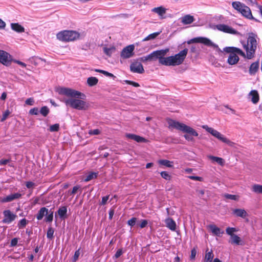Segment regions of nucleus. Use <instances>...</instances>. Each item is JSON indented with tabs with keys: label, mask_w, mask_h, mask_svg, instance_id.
Listing matches in <instances>:
<instances>
[{
	"label": "nucleus",
	"mask_w": 262,
	"mask_h": 262,
	"mask_svg": "<svg viewBox=\"0 0 262 262\" xmlns=\"http://www.w3.org/2000/svg\"><path fill=\"white\" fill-rule=\"evenodd\" d=\"M0 62L4 65L13 62L20 66H27L25 63L21 61L13 59L11 55L10 54L4 50H0Z\"/></svg>",
	"instance_id": "8"
},
{
	"label": "nucleus",
	"mask_w": 262,
	"mask_h": 262,
	"mask_svg": "<svg viewBox=\"0 0 262 262\" xmlns=\"http://www.w3.org/2000/svg\"><path fill=\"white\" fill-rule=\"evenodd\" d=\"M232 6L234 9L247 19L254 20L256 22H259L258 19L253 16L250 8L244 4L240 2L235 1L232 3Z\"/></svg>",
	"instance_id": "5"
},
{
	"label": "nucleus",
	"mask_w": 262,
	"mask_h": 262,
	"mask_svg": "<svg viewBox=\"0 0 262 262\" xmlns=\"http://www.w3.org/2000/svg\"><path fill=\"white\" fill-rule=\"evenodd\" d=\"M48 213V209L46 207H42L38 211L36 214V219L37 220L40 221L42 219L43 216L47 215Z\"/></svg>",
	"instance_id": "20"
},
{
	"label": "nucleus",
	"mask_w": 262,
	"mask_h": 262,
	"mask_svg": "<svg viewBox=\"0 0 262 262\" xmlns=\"http://www.w3.org/2000/svg\"><path fill=\"white\" fill-rule=\"evenodd\" d=\"M249 95L252 97L251 101L253 103L256 104L258 102L259 100V96L258 93L256 91H251L249 93Z\"/></svg>",
	"instance_id": "24"
},
{
	"label": "nucleus",
	"mask_w": 262,
	"mask_h": 262,
	"mask_svg": "<svg viewBox=\"0 0 262 262\" xmlns=\"http://www.w3.org/2000/svg\"><path fill=\"white\" fill-rule=\"evenodd\" d=\"M181 19V21L183 25H189L193 23L194 20L193 16L189 14L185 15Z\"/></svg>",
	"instance_id": "17"
},
{
	"label": "nucleus",
	"mask_w": 262,
	"mask_h": 262,
	"mask_svg": "<svg viewBox=\"0 0 262 262\" xmlns=\"http://www.w3.org/2000/svg\"><path fill=\"white\" fill-rule=\"evenodd\" d=\"M213 256L214 255L212 251L208 252V250H207L204 260V262H212Z\"/></svg>",
	"instance_id": "29"
},
{
	"label": "nucleus",
	"mask_w": 262,
	"mask_h": 262,
	"mask_svg": "<svg viewBox=\"0 0 262 262\" xmlns=\"http://www.w3.org/2000/svg\"><path fill=\"white\" fill-rule=\"evenodd\" d=\"M252 190L255 193L262 194V185L255 184L252 186Z\"/></svg>",
	"instance_id": "35"
},
{
	"label": "nucleus",
	"mask_w": 262,
	"mask_h": 262,
	"mask_svg": "<svg viewBox=\"0 0 262 262\" xmlns=\"http://www.w3.org/2000/svg\"><path fill=\"white\" fill-rule=\"evenodd\" d=\"M243 47L246 51V54L239 48L234 47H226L223 48V51L220 49L219 50L221 52L229 54L227 62L232 66L238 62L239 59L238 56L248 59H251L254 57L257 48V41L255 37L253 35H250L247 43L243 44Z\"/></svg>",
	"instance_id": "1"
},
{
	"label": "nucleus",
	"mask_w": 262,
	"mask_h": 262,
	"mask_svg": "<svg viewBox=\"0 0 262 262\" xmlns=\"http://www.w3.org/2000/svg\"><path fill=\"white\" fill-rule=\"evenodd\" d=\"M216 138L222 141L223 142L226 143L228 144H230L231 143V141L221 134H220V135H218L217 137H216Z\"/></svg>",
	"instance_id": "37"
},
{
	"label": "nucleus",
	"mask_w": 262,
	"mask_h": 262,
	"mask_svg": "<svg viewBox=\"0 0 262 262\" xmlns=\"http://www.w3.org/2000/svg\"><path fill=\"white\" fill-rule=\"evenodd\" d=\"M95 71L97 72L103 73L104 75H105L107 77H112L113 78V79H115L116 78V76H115L113 74L106 72L105 71L98 69H96Z\"/></svg>",
	"instance_id": "38"
},
{
	"label": "nucleus",
	"mask_w": 262,
	"mask_h": 262,
	"mask_svg": "<svg viewBox=\"0 0 262 262\" xmlns=\"http://www.w3.org/2000/svg\"><path fill=\"white\" fill-rule=\"evenodd\" d=\"M110 195H106L102 197V201L100 203V205H104L107 203V202L109 199Z\"/></svg>",
	"instance_id": "55"
},
{
	"label": "nucleus",
	"mask_w": 262,
	"mask_h": 262,
	"mask_svg": "<svg viewBox=\"0 0 262 262\" xmlns=\"http://www.w3.org/2000/svg\"><path fill=\"white\" fill-rule=\"evenodd\" d=\"M56 92L59 95H64L70 98L68 99L63 98L60 100L66 105L78 110H85L88 107L85 101L76 99L81 98V93L70 88L61 86L57 88Z\"/></svg>",
	"instance_id": "2"
},
{
	"label": "nucleus",
	"mask_w": 262,
	"mask_h": 262,
	"mask_svg": "<svg viewBox=\"0 0 262 262\" xmlns=\"http://www.w3.org/2000/svg\"><path fill=\"white\" fill-rule=\"evenodd\" d=\"M103 51L106 55L111 56L115 52L116 48L114 46L104 47L103 48Z\"/></svg>",
	"instance_id": "26"
},
{
	"label": "nucleus",
	"mask_w": 262,
	"mask_h": 262,
	"mask_svg": "<svg viewBox=\"0 0 262 262\" xmlns=\"http://www.w3.org/2000/svg\"><path fill=\"white\" fill-rule=\"evenodd\" d=\"M59 125L58 124H55L52 125L50 127V130L51 132H57L59 130Z\"/></svg>",
	"instance_id": "49"
},
{
	"label": "nucleus",
	"mask_w": 262,
	"mask_h": 262,
	"mask_svg": "<svg viewBox=\"0 0 262 262\" xmlns=\"http://www.w3.org/2000/svg\"><path fill=\"white\" fill-rule=\"evenodd\" d=\"M196 254V251L194 248H193L191 251L190 258L191 259H194L195 257Z\"/></svg>",
	"instance_id": "61"
},
{
	"label": "nucleus",
	"mask_w": 262,
	"mask_h": 262,
	"mask_svg": "<svg viewBox=\"0 0 262 262\" xmlns=\"http://www.w3.org/2000/svg\"><path fill=\"white\" fill-rule=\"evenodd\" d=\"M134 50L135 46L134 45H130L125 47L122 49L120 53L121 57L123 59L132 57L134 55Z\"/></svg>",
	"instance_id": "10"
},
{
	"label": "nucleus",
	"mask_w": 262,
	"mask_h": 262,
	"mask_svg": "<svg viewBox=\"0 0 262 262\" xmlns=\"http://www.w3.org/2000/svg\"><path fill=\"white\" fill-rule=\"evenodd\" d=\"M98 80L95 77H90L87 79V83L90 86H93L97 84Z\"/></svg>",
	"instance_id": "30"
},
{
	"label": "nucleus",
	"mask_w": 262,
	"mask_h": 262,
	"mask_svg": "<svg viewBox=\"0 0 262 262\" xmlns=\"http://www.w3.org/2000/svg\"><path fill=\"white\" fill-rule=\"evenodd\" d=\"M98 173V172H91L89 173L86 177V178L84 179L85 182H88L94 179H95L97 177Z\"/></svg>",
	"instance_id": "33"
},
{
	"label": "nucleus",
	"mask_w": 262,
	"mask_h": 262,
	"mask_svg": "<svg viewBox=\"0 0 262 262\" xmlns=\"http://www.w3.org/2000/svg\"><path fill=\"white\" fill-rule=\"evenodd\" d=\"M80 34L75 31L64 30L59 32L56 35L57 38L62 41H74L79 38Z\"/></svg>",
	"instance_id": "6"
},
{
	"label": "nucleus",
	"mask_w": 262,
	"mask_h": 262,
	"mask_svg": "<svg viewBox=\"0 0 262 262\" xmlns=\"http://www.w3.org/2000/svg\"><path fill=\"white\" fill-rule=\"evenodd\" d=\"M209 227L212 233L217 236H220L221 235L224 233L223 231H221L220 228L214 225H210Z\"/></svg>",
	"instance_id": "19"
},
{
	"label": "nucleus",
	"mask_w": 262,
	"mask_h": 262,
	"mask_svg": "<svg viewBox=\"0 0 262 262\" xmlns=\"http://www.w3.org/2000/svg\"><path fill=\"white\" fill-rule=\"evenodd\" d=\"M22 196V194L20 193H14L8 195L5 197L2 198L1 199V202L2 203H7L13 201L15 200L19 199Z\"/></svg>",
	"instance_id": "13"
},
{
	"label": "nucleus",
	"mask_w": 262,
	"mask_h": 262,
	"mask_svg": "<svg viewBox=\"0 0 262 262\" xmlns=\"http://www.w3.org/2000/svg\"><path fill=\"white\" fill-rule=\"evenodd\" d=\"M161 32H154L153 33H151L149 35H148L147 36L145 37L143 40L142 41H146L150 40H153L155 39L160 34Z\"/></svg>",
	"instance_id": "28"
},
{
	"label": "nucleus",
	"mask_w": 262,
	"mask_h": 262,
	"mask_svg": "<svg viewBox=\"0 0 262 262\" xmlns=\"http://www.w3.org/2000/svg\"><path fill=\"white\" fill-rule=\"evenodd\" d=\"M80 254V249H78L75 252L72 260L73 262H76L79 257Z\"/></svg>",
	"instance_id": "48"
},
{
	"label": "nucleus",
	"mask_w": 262,
	"mask_h": 262,
	"mask_svg": "<svg viewBox=\"0 0 262 262\" xmlns=\"http://www.w3.org/2000/svg\"><path fill=\"white\" fill-rule=\"evenodd\" d=\"M188 178L192 180L198 181L201 182L203 180V178L202 177L193 176H188Z\"/></svg>",
	"instance_id": "57"
},
{
	"label": "nucleus",
	"mask_w": 262,
	"mask_h": 262,
	"mask_svg": "<svg viewBox=\"0 0 262 262\" xmlns=\"http://www.w3.org/2000/svg\"><path fill=\"white\" fill-rule=\"evenodd\" d=\"M236 231H237V230L235 228L233 227H228L226 229V233L230 235V236H232L233 235H234L233 233Z\"/></svg>",
	"instance_id": "39"
},
{
	"label": "nucleus",
	"mask_w": 262,
	"mask_h": 262,
	"mask_svg": "<svg viewBox=\"0 0 262 262\" xmlns=\"http://www.w3.org/2000/svg\"><path fill=\"white\" fill-rule=\"evenodd\" d=\"M259 67H249V73L251 75H255L258 70Z\"/></svg>",
	"instance_id": "45"
},
{
	"label": "nucleus",
	"mask_w": 262,
	"mask_h": 262,
	"mask_svg": "<svg viewBox=\"0 0 262 262\" xmlns=\"http://www.w3.org/2000/svg\"><path fill=\"white\" fill-rule=\"evenodd\" d=\"M188 50L185 48L174 56L164 57L160 60V63L165 66H179L185 60Z\"/></svg>",
	"instance_id": "4"
},
{
	"label": "nucleus",
	"mask_w": 262,
	"mask_h": 262,
	"mask_svg": "<svg viewBox=\"0 0 262 262\" xmlns=\"http://www.w3.org/2000/svg\"><path fill=\"white\" fill-rule=\"evenodd\" d=\"M10 25L12 30L17 33H23L25 32V28L18 23H11Z\"/></svg>",
	"instance_id": "18"
},
{
	"label": "nucleus",
	"mask_w": 262,
	"mask_h": 262,
	"mask_svg": "<svg viewBox=\"0 0 262 262\" xmlns=\"http://www.w3.org/2000/svg\"><path fill=\"white\" fill-rule=\"evenodd\" d=\"M53 213L54 212L52 211L51 210L49 211V214L48 213L45 217V221L46 222H52L53 220Z\"/></svg>",
	"instance_id": "36"
},
{
	"label": "nucleus",
	"mask_w": 262,
	"mask_h": 262,
	"mask_svg": "<svg viewBox=\"0 0 262 262\" xmlns=\"http://www.w3.org/2000/svg\"><path fill=\"white\" fill-rule=\"evenodd\" d=\"M202 127L216 138L218 135H220V134H221L216 130H215L211 127H209L207 125H203Z\"/></svg>",
	"instance_id": "25"
},
{
	"label": "nucleus",
	"mask_w": 262,
	"mask_h": 262,
	"mask_svg": "<svg viewBox=\"0 0 262 262\" xmlns=\"http://www.w3.org/2000/svg\"><path fill=\"white\" fill-rule=\"evenodd\" d=\"M80 188L81 187L79 185H76L73 188V189L71 191H69V193L71 195H73L76 193L77 191L80 189Z\"/></svg>",
	"instance_id": "53"
},
{
	"label": "nucleus",
	"mask_w": 262,
	"mask_h": 262,
	"mask_svg": "<svg viewBox=\"0 0 262 262\" xmlns=\"http://www.w3.org/2000/svg\"><path fill=\"white\" fill-rule=\"evenodd\" d=\"M26 186L28 188L30 189L33 188L34 186H36V185L34 183L31 181H29L26 182Z\"/></svg>",
	"instance_id": "59"
},
{
	"label": "nucleus",
	"mask_w": 262,
	"mask_h": 262,
	"mask_svg": "<svg viewBox=\"0 0 262 262\" xmlns=\"http://www.w3.org/2000/svg\"><path fill=\"white\" fill-rule=\"evenodd\" d=\"M6 24L1 18H0V30L4 29L6 27Z\"/></svg>",
	"instance_id": "63"
},
{
	"label": "nucleus",
	"mask_w": 262,
	"mask_h": 262,
	"mask_svg": "<svg viewBox=\"0 0 262 262\" xmlns=\"http://www.w3.org/2000/svg\"><path fill=\"white\" fill-rule=\"evenodd\" d=\"M40 113L43 116L46 117L49 113V109L46 106H43L41 108Z\"/></svg>",
	"instance_id": "41"
},
{
	"label": "nucleus",
	"mask_w": 262,
	"mask_h": 262,
	"mask_svg": "<svg viewBox=\"0 0 262 262\" xmlns=\"http://www.w3.org/2000/svg\"><path fill=\"white\" fill-rule=\"evenodd\" d=\"M148 224V221L146 220H141L140 221V224L139 225L140 228H145Z\"/></svg>",
	"instance_id": "51"
},
{
	"label": "nucleus",
	"mask_w": 262,
	"mask_h": 262,
	"mask_svg": "<svg viewBox=\"0 0 262 262\" xmlns=\"http://www.w3.org/2000/svg\"><path fill=\"white\" fill-rule=\"evenodd\" d=\"M100 133V130L98 129H92V130H89V134L91 135H99Z\"/></svg>",
	"instance_id": "58"
},
{
	"label": "nucleus",
	"mask_w": 262,
	"mask_h": 262,
	"mask_svg": "<svg viewBox=\"0 0 262 262\" xmlns=\"http://www.w3.org/2000/svg\"><path fill=\"white\" fill-rule=\"evenodd\" d=\"M39 113V110L37 107H34L29 111V114L31 115H37Z\"/></svg>",
	"instance_id": "52"
},
{
	"label": "nucleus",
	"mask_w": 262,
	"mask_h": 262,
	"mask_svg": "<svg viewBox=\"0 0 262 262\" xmlns=\"http://www.w3.org/2000/svg\"><path fill=\"white\" fill-rule=\"evenodd\" d=\"M192 40L193 42L202 43L208 46L218 48L217 45L214 44L210 39L206 37H200L194 38Z\"/></svg>",
	"instance_id": "12"
},
{
	"label": "nucleus",
	"mask_w": 262,
	"mask_h": 262,
	"mask_svg": "<svg viewBox=\"0 0 262 262\" xmlns=\"http://www.w3.org/2000/svg\"><path fill=\"white\" fill-rule=\"evenodd\" d=\"M130 70L133 73L142 74L144 72L143 67H129Z\"/></svg>",
	"instance_id": "31"
},
{
	"label": "nucleus",
	"mask_w": 262,
	"mask_h": 262,
	"mask_svg": "<svg viewBox=\"0 0 262 262\" xmlns=\"http://www.w3.org/2000/svg\"><path fill=\"white\" fill-rule=\"evenodd\" d=\"M207 157L211 160L213 162H216L220 165L223 166L224 165L225 161L222 158L215 157L213 156L209 155Z\"/></svg>",
	"instance_id": "23"
},
{
	"label": "nucleus",
	"mask_w": 262,
	"mask_h": 262,
	"mask_svg": "<svg viewBox=\"0 0 262 262\" xmlns=\"http://www.w3.org/2000/svg\"><path fill=\"white\" fill-rule=\"evenodd\" d=\"M167 123L169 128H176L183 133L188 134L189 135L186 134L184 135L185 139L188 141H193L194 139L192 136L197 137L198 136V133L195 131V130L184 123H180L172 119H169L167 121Z\"/></svg>",
	"instance_id": "3"
},
{
	"label": "nucleus",
	"mask_w": 262,
	"mask_h": 262,
	"mask_svg": "<svg viewBox=\"0 0 262 262\" xmlns=\"http://www.w3.org/2000/svg\"><path fill=\"white\" fill-rule=\"evenodd\" d=\"M123 253V251L122 249H118L115 255L113 256V259H117Z\"/></svg>",
	"instance_id": "47"
},
{
	"label": "nucleus",
	"mask_w": 262,
	"mask_h": 262,
	"mask_svg": "<svg viewBox=\"0 0 262 262\" xmlns=\"http://www.w3.org/2000/svg\"><path fill=\"white\" fill-rule=\"evenodd\" d=\"M10 162L9 159H1L0 160V165H5Z\"/></svg>",
	"instance_id": "62"
},
{
	"label": "nucleus",
	"mask_w": 262,
	"mask_h": 262,
	"mask_svg": "<svg viewBox=\"0 0 262 262\" xmlns=\"http://www.w3.org/2000/svg\"><path fill=\"white\" fill-rule=\"evenodd\" d=\"M160 174L161 177L166 180H170L171 179V176L167 171H162Z\"/></svg>",
	"instance_id": "46"
},
{
	"label": "nucleus",
	"mask_w": 262,
	"mask_h": 262,
	"mask_svg": "<svg viewBox=\"0 0 262 262\" xmlns=\"http://www.w3.org/2000/svg\"><path fill=\"white\" fill-rule=\"evenodd\" d=\"M54 229L52 227H49L47 233V237L49 239H52L53 237Z\"/></svg>",
	"instance_id": "43"
},
{
	"label": "nucleus",
	"mask_w": 262,
	"mask_h": 262,
	"mask_svg": "<svg viewBox=\"0 0 262 262\" xmlns=\"http://www.w3.org/2000/svg\"><path fill=\"white\" fill-rule=\"evenodd\" d=\"M233 213L238 217H241L242 218H245L248 216L247 212L243 209H235L233 210Z\"/></svg>",
	"instance_id": "21"
},
{
	"label": "nucleus",
	"mask_w": 262,
	"mask_h": 262,
	"mask_svg": "<svg viewBox=\"0 0 262 262\" xmlns=\"http://www.w3.org/2000/svg\"><path fill=\"white\" fill-rule=\"evenodd\" d=\"M224 197L227 199H230L232 200H238V196L236 195H233V194H230L228 193H226L224 195Z\"/></svg>",
	"instance_id": "42"
},
{
	"label": "nucleus",
	"mask_w": 262,
	"mask_h": 262,
	"mask_svg": "<svg viewBox=\"0 0 262 262\" xmlns=\"http://www.w3.org/2000/svg\"><path fill=\"white\" fill-rule=\"evenodd\" d=\"M167 9L163 6L155 7L151 9V12L157 13L161 19L165 18L164 15L166 12Z\"/></svg>",
	"instance_id": "14"
},
{
	"label": "nucleus",
	"mask_w": 262,
	"mask_h": 262,
	"mask_svg": "<svg viewBox=\"0 0 262 262\" xmlns=\"http://www.w3.org/2000/svg\"><path fill=\"white\" fill-rule=\"evenodd\" d=\"M169 48H166L165 49L153 51L150 54L146 56L140 57V60L142 62H145L147 61L156 60V59H159V62L160 63V60L162 58H164V56L166 55L167 52H169Z\"/></svg>",
	"instance_id": "7"
},
{
	"label": "nucleus",
	"mask_w": 262,
	"mask_h": 262,
	"mask_svg": "<svg viewBox=\"0 0 262 262\" xmlns=\"http://www.w3.org/2000/svg\"><path fill=\"white\" fill-rule=\"evenodd\" d=\"M18 243V238H13L11 239V243H10V246L11 247H15L17 245Z\"/></svg>",
	"instance_id": "60"
},
{
	"label": "nucleus",
	"mask_w": 262,
	"mask_h": 262,
	"mask_svg": "<svg viewBox=\"0 0 262 262\" xmlns=\"http://www.w3.org/2000/svg\"><path fill=\"white\" fill-rule=\"evenodd\" d=\"M3 219L2 220V222L4 224H10L17 217V215L15 213H14L10 210H5L3 212Z\"/></svg>",
	"instance_id": "9"
},
{
	"label": "nucleus",
	"mask_w": 262,
	"mask_h": 262,
	"mask_svg": "<svg viewBox=\"0 0 262 262\" xmlns=\"http://www.w3.org/2000/svg\"><path fill=\"white\" fill-rule=\"evenodd\" d=\"M137 221V219L135 217L131 218L127 221V225L130 226L131 227L134 226Z\"/></svg>",
	"instance_id": "44"
},
{
	"label": "nucleus",
	"mask_w": 262,
	"mask_h": 262,
	"mask_svg": "<svg viewBox=\"0 0 262 262\" xmlns=\"http://www.w3.org/2000/svg\"><path fill=\"white\" fill-rule=\"evenodd\" d=\"M10 113L9 110H6L3 114V116L1 119V121H4L7 118Z\"/></svg>",
	"instance_id": "54"
},
{
	"label": "nucleus",
	"mask_w": 262,
	"mask_h": 262,
	"mask_svg": "<svg viewBox=\"0 0 262 262\" xmlns=\"http://www.w3.org/2000/svg\"><path fill=\"white\" fill-rule=\"evenodd\" d=\"M241 242V238L236 234L233 235L232 236H230V242L232 244H235L237 245H242Z\"/></svg>",
	"instance_id": "27"
},
{
	"label": "nucleus",
	"mask_w": 262,
	"mask_h": 262,
	"mask_svg": "<svg viewBox=\"0 0 262 262\" xmlns=\"http://www.w3.org/2000/svg\"><path fill=\"white\" fill-rule=\"evenodd\" d=\"M114 214V210L111 209L109 211V219L112 220Z\"/></svg>",
	"instance_id": "64"
},
{
	"label": "nucleus",
	"mask_w": 262,
	"mask_h": 262,
	"mask_svg": "<svg viewBox=\"0 0 262 262\" xmlns=\"http://www.w3.org/2000/svg\"><path fill=\"white\" fill-rule=\"evenodd\" d=\"M216 28L222 32L231 34H237L238 32L232 27L225 24H218L216 26Z\"/></svg>",
	"instance_id": "11"
},
{
	"label": "nucleus",
	"mask_w": 262,
	"mask_h": 262,
	"mask_svg": "<svg viewBox=\"0 0 262 262\" xmlns=\"http://www.w3.org/2000/svg\"><path fill=\"white\" fill-rule=\"evenodd\" d=\"M25 103H26V104L28 105H33L34 103V100L33 98H28L25 101Z\"/></svg>",
	"instance_id": "56"
},
{
	"label": "nucleus",
	"mask_w": 262,
	"mask_h": 262,
	"mask_svg": "<svg viewBox=\"0 0 262 262\" xmlns=\"http://www.w3.org/2000/svg\"><path fill=\"white\" fill-rule=\"evenodd\" d=\"M158 163L159 164L165 166L167 167H172V162L169 160H160L158 161Z\"/></svg>",
	"instance_id": "34"
},
{
	"label": "nucleus",
	"mask_w": 262,
	"mask_h": 262,
	"mask_svg": "<svg viewBox=\"0 0 262 262\" xmlns=\"http://www.w3.org/2000/svg\"><path fill=\"white\" fill-rule=\"evenodd\" d=\"M166 226L170 230L174 231L176 229V223L171 218L168 217L165 220Z\"/></svg>",
	"instance_id": "16"
},
{
	"label": "nucleus",
	"mask_w": 262,
	"mask_h": 262,
	"mask_svg": "<svg viewBox=\"0 0 262 262\" xmlns=\"http://www.w3.org/2000/svg\"><path fill=\"white\" fill-rule=\"evenodd\" d=\"M125 136L127 138L134 140L138 143H146L148 141L145 138L135 134H126Z\"/></svg>",
	"instance_id": "15"
},
{
	"label": "nucleus",
	"mask_w": 262,
	"mask_h": 262,
	"mask_svg": "<svg viewBox=\"0 0 262 262\" xmlns=\"http://www.w3.org/2000/svg\"><path fill=\"white\" fill-rule=\"evenodd\" d=\"M32 60H33V64H34V66H36L38 64H40V65L45 64V61L38 57H33Z\"/></svg>",
	"instance_id": "32"
},
{
	"label": "nucleus",
	"mask_w": 262,
	"mask_h": 262,
	"mask_svg": "<svg viewBox=\"0 0 262 262\" xmlns=\"http://www.w3.org/2000/svg\"><path fill=\"white\" fill-rule=\"evenodd\" d=\"M58 214L61 219H65L67 217V206L60 207L57 211Z\"/></svg>",
	"instance_id": "22"
},
{
	"label": "nucleus",
	"mask_w": 262,
	"mask_h": 262,
	"mask_svg": "<svg viewBox=\"0 0 262 262\" xmlns=\"http://www.w3.org/2000/svg\"><path fill=\"white\" fill-rule=\"evenodd\" d=\"M27 224V221L26 219L20 220L18 223L17 226L19 229H22L26 227Z\"/></svg>",
	"instance_id": "40"
},
{
	"label": "nucleus",
	"mask_w": 262,
	"mask_h": 262,
	"mask_svg": "<svg viewBox=\"0 0 262 262\" xmlns=\"http://www.w3.org/2000/svg\"><path fill=\"white\" fill-rule=\"evenodd\" d=\"M123 82L126 84L132 85L135 87H139L140 86V85L138 83L134 82V81L125 80Z\"/></svg>",
	"instance_id": "50"
}]
</instances>
